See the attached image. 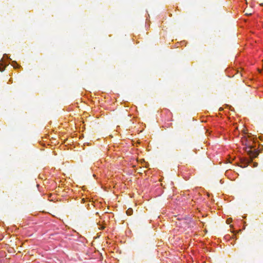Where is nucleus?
I'll return each instance as SVG.
<instances>
[{
  "mask_svg": "<svg viewBox=\"0 0 263 263\" xmlns=\"http://www.w3.org/2000/svg\"><path fill=\"white\" fill-rule=\"evenodd\" d=\"M252 147L251 146H248L245 147V151L247 153V154L249 155L251 158V160H248V163L250 162L252 159L254 158H256L258 155V152L256 149L252 151Z\"/></svg>",
  "mask_w": 263,
  "mask_h": 263,
  "instance_id": "obj_1",
  "label": "nucleus"
},
{
  "mask_svg": "<svg viewBox=\"0 0 263 263\" xmlns=\"http://www.w3.org/2000/svg\"><path fill=\"white\" fill-rule=\"evenodd\" d=\"M245 14L247 15H250L252 14V12H249L248 10H245Z\"/></svg>",
  "mask_w": 263,
  "mask_h": 263,
  "instance_id": "obj_3",
  "label": "nucleus"
},
{
  "mask_svg": "<svg viewBox=\"0 0 263 263\" xmlns=\"http://www.w3.org/2000/svg\"><path fill=\"white\" fill-rule=\"evenodd\" d=\"M257 163H254V164H253V166L254 167H256V166H257Z\"/></svg>",
  "mask_w": 263,
  "mask_h": 263,
  "instance_id": "obj_5",
  "label": "nucleus"
},
{
  "mask_svg": "<svg viewBox=\"0 0 263 263\" xmlns=\"http://www.w3.org/2000/svg\"><path fill=\"white\" fill-rule=\"evenodd\" d=\"M126 214L128 215H131L133 214V210L132 209H128L126 211Z\"/></svg>",
  "mask_w": 263,
  "mask_h": 263,
  "instance_id": "obj_2",
  "label": "nucleus"
},
{
  "mask_svg": "<svg viewBox=\"0 0 263 263\" xmlns=\"http://www.w3.org/2000/svg\"><path fill=\"white\" fill-rule=\"evenodd\" d=\"M14 63L16 65V66L13 65V66L15 68H18L20 67V66L17 64V63L15 62Z\"/></svg>",
  "mask_w": 263,
  "mask_h": 263,
  "instance_id": "obj_4",
  "label": "nucleus"
}]
</instances>
